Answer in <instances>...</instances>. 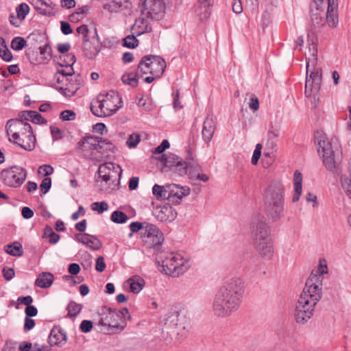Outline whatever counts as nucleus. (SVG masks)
I'll list each match as a JSON object with an SVG mask.
<instances>
[{
    "label": "nucleus",
    "mask_w": 351,
    "mask_h": 351,
    "mask_svg": "<svg viewBox=\"0 0 351 351\" xmlns=\"http://www.w3.org/2000/svg\"><path fill=\"white\" fill-rule=\"evenodd\" d=\"M245 293V286L239 278H232L219 289L213 303V311L218 317H228L240 308Z\"/></svg>",
    "instance_id": "nucleus-1"
},
{
    "label": "nucleus",
    "mask_w": 351,
    "mask_h": 351,
    "mask_svg": "<svg viewBox=\"0 0 351 351\" xmlns=\"http://www.w3.org/2000/svg\"><path fill=\"white\" fill-rule=\"evenodd\" d=\"M114 146L107 139L88 136L82 138L76 145L75 150L91 160L101 161L113 152Z\"/></svg>",
    "instance_id": "nucleus-2"
},
{
    "label": "nucleus",
    "mask_w": 351,
    "mask_h": 351,
    "mask_svg": "<svg viewBox=\"0 0 351 351\" xmlns=\"http://www.w3.org/2000/svg\"><path fill=\"white\" fill-rule=\"evenodd\" d=\"M252 237L255 247L261 256L268 260L271 259L274 255V248L269 228L265 223L264 217L256 215L253 217Z\"/></svg>",
    "instance_id": "nucleus-3"
},
{
    "label": "nucleus",
    "mask_w": 351,
    "mask_h": 351,
    "mask_svg": "<svg viewBox=\"0 0 351 351\" xmlns=\"http://www.w3.org/2000/svg\"><path fill=\"white\" fill-rule=\"evenodd\" d=\"M285 189L280 180H273L265 191V211L273 221H278L282 216Z\"/></svg>",
    "instance_id": "nucleus-4"
},
{
    "label": "nucleus",
    "mask_w": 351,
    "mask_h": 351,
    "mask_svg": "<svg viewBox=\"0 0 351 351\" xmlns=\"http://www.w3.org/2000/svg\"><path fill=\"white\" fill-rule=\"evenodd\" d=\"M6 129L15 144L26 151L35 148L36 138L30 124L18 119H10L7 122Z\"/></svg>",
    "instance_id": "nucleus-5"
},
{
    "label": "nucleus",
    "mask_w": 351,
    "mask_h": 351,
    "mask_svg": "<svg viewBox=\"0 0 351 351\" xmlns=\"http://www.w3.org/2000/svg\"><path fill=\"white\" fill-rule=\"evenodd\" d=\"M121 97L114 90L106 95H99L90 105V110L97 117H109L115 113L121 106Z\"/></svg>",
    "instance_id": "nucleus-6"
},
{
    "label": "nucleus",
    "mask_w": 351,
    "mask_h": 351,
    "mask_svg": "<svg viewBox=\"0 0 351 351\" xmlns=\"http://www.w3.org/2000/svg\"><path fill=\"white\" fill-rule=\"evenodd\" d=\"M97 172L101 179L99 185L101 191L110 193L119 189V180L122 174V169L119 165L106 162L99 165Z\"/></svg>",
    "instance_id": "nucleus-7"
},
{
    "label": "nucleus",
    "mask_w": 351,
    "mask_h": 351,
    "mask_svg": "<svg viewBox=\"0 0 351 351\" xmlns=\"http://www.w3.org/2000/svg\"><path fill=\"white\" fill-rule=\"evenodd\" d=\"M99 319L98 324L107 327L109 333L122 331L126 326V322L123 321L117 314V310L107 306H102L98 311Z\"/></svg>",
    "instance_id": "nucleus-8"
},
{
    "label": "nucleus",
    "mask_w": 351,
    "mask_h": 351,
    "mask_svg": "<svg viewBox=\"0 0 351 351\" xmlns=\"http://www.w3.org/2000/svg\"><path fill=\"white\" fill-rule=\"evenodd\" d=\"M322 281L321 275L311 272L300 297L317 304L322 296Z\"/></svg>",
    "instance_id": "nucleus-9"
},
{
    "label": "nucleus",
    "mask_w": 351,
    "mask_h": 351,
    "mask_svg": "<svg viewBox=\"0 0 351 351\" xmlns=\"http://www.w3.org/2000/svg\"><path fill=\"white\" fill-rule=\"evenodd\" d=\"M162 268L166 274L173 277L179 276L188 269V263L179 254H170L162 261Z\"/></svg>",
    "instance_id": "nucleus-10"
},
{
    "label": "nucleus",
    "mask_w": 351,
    "mask_h": 351,
    "mask_svg": "<svg viewBox=\"0 0 351 351\" xmlns=\"http://www.w3.org/2000/svg\"><path fill=\"white\" fill-rule=\"evenodd\" d=\"M27 177V171L19 166H13L3 169L1 172V178L3 183L10 187L21 186Z\"/></svg>",
    "instance_id": "nucleus-11"
},
{
    "label": "nucleus",
    "mask_w": 351,
    "mask_h": 351,
    "mask_svg": "<svg viewBox=\"0 0 351 351\" xmlns=\"http://www.w3.org/2000/svg\"><path fill=\"white\" fill-rule=\"evenodd\" d=\"M317 140V151L322 155L323 162L326 168L330 171L334 170L337 165L335 159L334 151L332 149L330 143L324 136H319Z\"/></svg>",
    "instance_id": "nucleus-12"
},
{
    "label": "nucleus",
    "mask_w": 351,
    "mask_h": 351,
    "mask_svg": "<svg viewBox=\"0 0 351 351\" xmlns=\"http://www.w3.org/2000/svg\"><path fill=\"white\" fill-rule=\"evenodd\" d=\"M316 305V304L300 297L295 308L294 316L296 322L300 324L307 322L313 316Z\"/></svg>",
    "instance_id": "nucleus-13"
},
{
    "label": "nucleus",
    "mask_w": 351,
    "mask_h": 351,
    "mask_svg": "<svg viewBox=\"0 0 351 351\" xmlns=\"http://www.w3.org/2000/svg\"><path fill=\"white\" fill-rule=\"evenodd\" d=\"M141 239L149 248L160 245L164 241L162 232L152 223H145V232H141Z\"/></svg>",
    "instance_id": "nucleus-14"
},
{
    "label": "nucleus",
    "mask_w": 351,
    "mask_h": 351,
    "mask_svg": "<svg viewBox=\"0 0 351 351\" xmlns=\"http://www.w3.org/2000/svg\"><path fill=\"white\" fill-rule=\"evenodd\" d=\"M143 14L153 20H160L165 15V3L163 0H145Z\"/></svg>",
    "instance_id": "nucleus-15"
},
{
    "label": "nucleus",
    "mask_w": 351,
    "mask_h": 351,
    "mask_svg": "<svg viewBox=\"0 0 351 351\" xmlns=\"http://www.w3.org/2000/svg\"><path fill=\"white\" fill-rule=\"evenodd\" d=\"M322 83V70L317 69L306 77L304 94L306 97L315 96L319 93Z\"/></svg>",
    "instance_id": "nucleus-16"
},
{
    "label": "nucleus",
    "mask_w": 351,
    "mask_h": 351,
    "mask_svg": "<svg viewBox=\"0 0 351 351\" xmlns=\"http://www.w3.org/2000/svg\"><path fill=\"white\" fill-rule=\"evenodd\" d=\"M155 217L162 222H171L176 217V210L169 204L157 206L153 210Z\"/></svg>",
    "instance_id": "nucleus-17"
},
{
    "label": "nucleus",
    "mask_w": 351,
    "mask_h": 351,
    "mask_svg": "<svg viewBox=\"0 0 351 351\" xmlns=\"http://www.w3.org/2000/svg\"><path fill=\"white\" fill-rule=\"evenodd\" d=\"M82 82L80 75H73L69 77V80L65 83L64 86L59 87V90L65 97H70L80 89Z\"/></svg>",
    "instance_id": "nucleus-18"
},
{
    "label": "nucleus",
    "mask_w": 351,
    "mask_h": 351,
    "mask_svg": "<svg viewBox=\"0 0 351 351\" xmlns=\"http://www.w3.org/2000/svg\"><path fill=\"white\" fill-rule=\"evenodd\" d=\"M337 5V0H328V10L325 19L330 27H336L339 23Z\"/></svg>",
    "instance_id": "nucleus-19"
},
{
    "label": "nucleus",
    "mask_w": 351,
    "mask_h": 351,
    "mask_svg": "<svg viewBox=\"0 0 351 351\" xmlns=\"http://www.w3.org/2000/svg\"><path fill=\"white\" fill-rule=\"evenodd\" d=\"M216 130V123L213 117L208 116L205 119L202 131V138L204 142L208 143L212 139Z\"/></svg>",
    "instance_id": "nucleus-20"
},
{
    "label": "nucleus",
    "mask_w": 351,
    "mask_h": 351,
    "mask_svg": "<svg viewBox=\"0 0 351 351\" xmlns=\"http://www.w3.org/2000/svg\"><path fill=\"white\" fill-rule=\"evenodd\" d=\"M100 45L98 42L93 43L89 39L82 43V51L84 56L88 59H93L100 51Z\"/></svg>",
    "instance_id": "nucleus-21"
},
{
    "label": "nucleus",
    "mask_w": 351,
    "mask_h": 351,
    "mask_svg": "<svg viewBox=\"0 0 351 351\" xmlns=\"http://www.w3.org/2000/svg\"><path fill=\"white\" fill-rule=\"evenodd\" d=\"M150 60H152V64H151L150 69L151 75L155 76L156 78H160L166 68V62L165 60L157 56L151 57Z\"/></svg>",
    "instance_id": "nucleus-22"
},
{
    "label": "nucleus",
    "mask_w": 351,
    "mask_h": 351,
    "mask_svg": "<svg viewBox=\"0 0 351 351\" xmlns=\"http://www.w3.org/2000/svg\"><path fill=\"white\" fill-rule=\"evenodd\" d=\"M168 193L169 195L170 201L174 202L173 198L176 197L178 200H180L183 197L186 196L190 193L189 187H180L177 184H168Z\"/></svg>",
    "instance_id": "nucleus-23"
},
{
    "label": "nucleus",
    "mask_w": 351,
    "mask_h": 351,
    "mask_svg": "<svg viewBox=\"0 0 351 351\" xmlns=\"http://www.w3.org/2000/svg\"><path fill=\"white\" fill-rule=\"evenodd\" d=\"M145 282L140 276L135 275L128 279L125 283V287L128 286L130 291L133 293H139L145 287Z\"/></svg>",
    "instance_id": "nucleus-24"
},
{
    "label": "nucleus",
    "mask_w": 351,
    "mask_h": 351,
    "mask_svg": "<svg viewBox=\"0 0 351 351\" xmlns=\"http://www.w3.org/2000/svg\"><path fill=\"white\" fill-rule=\"evenodd\" d=\"M75 239L77 241L86 245L94 250H99L101 246V242L99 239L94 237H91L88 234H76Z\"/></svg>",
    "instance_id": "nucleus-25"
},
{
    "label": "nucleus",
    "mask_w": 351,
    "mask_h": 351,
    "mask_svg": "<svg viewBox=\"0 0 351 351\" xmlns=\"http://www.w3.org/2000/svg\"><path fill=\"white\" fill-rule=\"evenodd\" d=\"M66 334L60 328H53L48 337V342L51 346H58L66 341Z\"/></svg>",
    "instance_id": "nucleus-26"
},
{
    "label": "nucleus",
    "mask_w": 351,
    "mask_h": 351,
    "mask_svg": "<svg viewBox=\"0 0 351 351\" xmlns=\"http://www.w3.org/2000/svg\"><path fill=\"white\" fill-rule=\"evenodd\" d=\"M325 23L326 19L324 14L319 12L313 14L311 16V27L307 34L308 38H309L311 36H313L316 33L315 29L324 26Z\"/></svg>",
    "instance_id": "nucleus-27"
},
{
    "label": "nucleus",
    "mask_w": 351,
    "mask_h": 351,
    "mask_svg": "<svg viewBox=\"0 0 351 351\" xmlns=\"http://www.w3.org/2000/svg\"><path fill=\"white\" fill-rule=\"evenodd\" d=\"M293 182L295 193L292 198V202H296L299 200L300 197L302 194V175L298 171H295L294 172Z\"/></svg>",
    "instance_id": "nucleus-28"
},
{
    "label": "nucleus",
    "mask_w": 351,
    "mask_h": 351,
    "mask_svg": "<svg viewBox=\"0 0 351 351\" xmlns=\"http://www.w3.org/2000/svg\"><path fill=\"white\" fill-rule=\"evenodd\" d=\"M53 281V275L49 272H42L36 280L35 285L40 288L49 287Z\"/></svg>",
    "instance_id": "nucleus-29"
},
{
    "label": "nucleus",
    "mask_w": 351,
    "mask_h": 351,
    "mask_svg": "<svg viewBox=\"0 0 351 351\" xmlns=\"http://www.w3.org/2000/svg\"><path fill=\"white\" fill-rule=\"evenodd\" d=\"M154 56H143L138 64V71L141 73V77L144 74H151V64H152V60L151 57Z\"/></svg>",
    "instance_id": "nucleus-30"
},
{
    "label": "nucleus",
    "mask_w": 351,
    "mask_h": 351,
    "mask_svg": "<svg viewBox=\"0 0 351 351\" xmlns=\"http://www.w3.org/2000/svg\"><path fill=\"white\" fill-rule=\"evenodd\" d=\"M160 160L164 165V168L168 167L171 169L176 167L180 158L172 153H169L168 154H162Z\"/></svg>",
    "instance_id": "nucleus-31"
},
{
    "label": "nucleus",
    "mask_w": 351,
    "mask_h": 351,
    "mask_svg": "<svg viewBox=\"0 0 351 351\" xmlns=\"http://www.w3.org/2000/svg\"><path fill=\"white\" fill-rule=\"evenodd\" d=\"M6 253L14 256H21L23 254L22 245L19 242H14L5 246Z\"/></svg>",
    "instance_id": "nucleus-32"
},
{
    "label": "nucleus",
    "mask_w": 351,
    "mask_h": 351,
    "mask_svg": "<svg viewBox=\"0 0 351 351\" xmlns=\"http://www.w3.org/2000/svg\"><path fill=\"white\" fill-rule=\"evenodd\" d=\"M152 193L157 199H168L169 195L168 192V185L165 186H160L157 184H154L152 189Z\"/></svg>",
    "instance_id": "nucleus-33"
},
{
    "label": "nucleus",
    "mask_w": 351,
    "mask_h": 351,
    "mask_svg": "<svg viewBox=\"0 0 351 351\" xmlns=\"http://www.w3.org/2000/svg\"><path fill=\"white\" fill-rule=\"evenodd\" d=\"M141 77V73L137 70L136 73H129L122 76V81L124 84L136 87L138 85V77Z\"/></svg>",
    "instance_id": "nucleus-34"
},
{
    "label": "nucleus",
    "mask_w": 351,
    "mask_h": 351,
    "mask_svg": "<svg viewBox=\"0 0 351 351\" xmlns=\"http://www.w3.org/2000/svg\"><path fill=\"white\" fill-rule=\"evenodd\" d=\"M58 59V63L61 67L72 66L75 62V57L73 53L62 54L59 56Z\"/></svg>",
    "instance_id": "nucleus-35"
},
{
    "label": "nucleus",
    "mask_w": 351,
    "mask_h": 351,
    "mask_svg": "<svg viewBox=\"0 0 351 351\" xmlns=\"http://www.w3.org/2000/svg\"><path fill=\"white\" fill-rule=\"evenodd\" d=\"M0 57L6 62H10L12 59V53L7 47L5 40L2 37H0Z\"/></svg>",
    "instance_id": "nucleus-36"
},
{
    "label": "nucleus",
    "mask_w": 351,
    "mask_h": 351,
    "mask_svg": "<svg viewBox=\"0 0 351 351\" xmlns=\"http://www.w3.org/2000/svg\"><path fill=\"white\" fill-rule=\"evenodd\" d=\"M82 308V304H77L75 302H71L67 306V317H75L80 313Z\"/></svg>",
    "instance_id": "nucleus-37"
},
{
    "label": "nucleus",
    "mask_w": 351,
    "mask_h": 351,
    "mask_svg": "<svg viewBox=\"0 0 351 351\" xmlns=\"http://www.w3.org/2000/svg\"><path fill=\"white\" fill-rule=\"evenodd\" d=\"M43 237L49 238V243L51 244L56 243L60 239V235L54 232L53 229L49 226H47L44 229Z\"/></svg>",
    "instance_id": "nucleus-38"
},
{
    "label": "nucleus",
    "mask_w": 351,
    "mask_h": 351,
    "mask_svg": "<svg viewBox=\"0 0 351 351\" xmlns=\"http://www.w3.org/2000/svg\"><path fill=\"white\" fill-rule=\"evenodd\" d=\"M189 168V162H184L181 159L180 160L176 165L171 170L177 173L179 176H184L188 173Z\"/></svg>",
    "instance_id": "nucleus-39"
},
{
    "label": "nucleus",
    "mask_w": 351,
    "mask_h": 351,
    "mask_svg": "<svg viewBox=\"0 0 351 351\" xmlns=\"http://www.w3.org/2000/svg\"><path fill=\"white\" fill-rule=\"evenodd\" d=\"M111 220L117 223H125L128 219V215L122 211H114L110 217Z\"/></svg>",
    "instance_id": "nucleus-40"
},
{
    "label": "nucleus",
    "mask_w": 351,
    "mask_h": 351,
    "mask_svg": "<svg viewBox=\"0 0 351 351\" xmlns=\"http://www.w3.org/2000/svg\"><path fill=\"white\" fill-rule=\"evenodd\" d=\"M25 114L29 117L30 121L35 123H45L47 121L42 117V115L36 111H26Z\"/></svg>",
    "instance_id": "nucleus-41"
},
{
    "label": "nucleus",
    "mask_w": 351,
    "mask_h": 351,
    "mask_svg": "<svg viewBox=\"0 0 351 351\" xmlns=\"http://www.w3.org/2000/svg\"><path fill=\"white\" fill-rule=\"evenodd\" d=\"M26 45V41L23 37H15L11 42V47L16 51H20Z\"/></svg>",
    "instance_id": "nucleus-42"
},
{
    "label": "nucleus",
    "mask_w": 351,
    "mask_h": 351,
    "mask_svg": "<svg viewBox=\"0 0 351 351\" xmlns=\"http://www.w3.org/2000/svg\"><path fill=\"white\" fill-rule=\"evenodd\" d=\"M122 6L121 3L116 1H111L107 3L104 4L103 8L110 12H117Z\"/></svg>",
    "instance_id": "nucleus-43"
},
{
    "label": "nucleus",
    "mask_w": 351,
    "mask_h": 351,
    "mask_svg": "<svg viewBox=\"0 0 351 351\" xmlns=\"http://www.w3.org/2000/svg\"><path fill=\"white\" fill-rule=\"evenodd\" d=\"M29 8L27 4L21 3L16 8V16L21 19V21H23L29 12Z\"/></svg>",
    "instance_id": "nucleus-44"
},
{
    "label": "nucleus",
    "mask_w": 351,
    "mask_h": 351,
    "mask_svg": "<svg viewBox=\"0 0 351 351\" xmlns=\"http://www.w3.org/2000/svg\"><path fill=\"white\" fill-rule=\"evenodd\" d=\"M188 170H189L188 173H189V178L195 179V178H196V176H193V173H200L201 167L198 164H197L194 162H189Z\"/></svg>",
    "instance_id": "nucleus-45"
},
{
    "label": "nucleus",
    "mask_w": 351,
    "mask_h": 351,
    "mask_svg": "<svg viewBox=\"0 0 351 351\" xmlns=\"http://www.w3.org/2000/svg\"><path fill=\"white\" fill-rule=\"evenodd\" d=\"M146 222L141 223L138 221L132 222L130 225V229L131 232L129 234V237H131L134 232H137L141 230H143L145 232V226Z\"/></svg>",
    "instance_id": "nucleus-46"
},
{
    "label": "nucleus",
    "mask_w": 351,
    "mask_h": 351,
    "mask_svg": "<svg viewBox=\"0 0 351 351\" xmlns=\"http://www.w3.org/2000/svg\"><path fill=\"white\" fill-rule=\"evenodd\" d=\"M138 40L134 36H128L123 39V45L128 48H134L138 45Z\"/></svg>",
    "instance_id": "nucleus-47"
},
{
    "label": "nucleus",
    "mask_w": 351,
    "mask_h": 351,
    "mask_svg": "<svg viewBox=\"0 0 351 351\" xmlns=\"http://www.w3.org/2000/svg\"><path fill=\"white\" fill-rule=\"evenodd\" d=\"M91 208L99 213H102L108 209V205L106 202H94L91 205Z\"/></svg>",
    "instance_id": "nucleus-48"
},
{
    "label": "nucleus",
    "mask_w": 351,
    "mask_h": 351,
    "mask_svg": "<svg viewBox=\"0 0 351 351\" xmlns=\"http://www.w3.org/2000/svg\"><path fill=\"white\" fill-rule=\"evenodd\" d=\"M140 135L136 133H133L130 135L126 143L129 147H135L140 142Z\"/></svg>",
    "instance_id": "nucleus-49"
},
{
    "label": "nucleus",
    "mask_w": 351,
    "mask_h": 351,
    "mask_svg": "<svg viewBox=\"0 0 351 351\" xmlns=\"http://www.w3.org/2000/svg\"><path fill=\"white\" fill-rule=\"evenodd\" d=\"M51 186V179L49 177L45 178L40 185V190L43 194L47 193Z\"/></svg>",
    "instance_id": "nucleus-50"
},
{
    "label": "nucleus",
    "mask_w": 351,
    "mask_h": 351,
    "mask_svg": "<svg viewBox=\"0 0 351 351\" xmlns=\"http://www.w3.org/2000/svg\"><path fill=\"white\" fill-rule=\"evenodd\" d=\"M53 169L51 165H44L38 168V173L44 176H47L52 174Z\"/></svg>",
    "instance_id": "nucleus-51"
},
{
    "label": "nucleus",
    "mask_w": 351,
    "mask_h": 351,
    "mask_svg": "<svg viewBox=\"0 0 351 351\" xmlns=\"http://www.w3.org/2000/svg\"><path fill=\"white\" fill-rule=\"evenodd\" d=\"M64 67L58 69L57 71L66 77H71L74 75V71L72 66H64Z\"/></svg>",
    "instance_id": "nucleus-52"
},
{
    "label": "nucleus",
    "mask_w": 351,
    "mask_h": 351,
    "mask_svg": "<svg viewBox=\"0 0 351 351\" xmlns=\"http://www.w3.org/2000/svg\"><path fill=\"white\" fill-rule=\"evenodd\" d=\"M315 274L321 275L322 277L324 274L328 273V268L325 260L320 261L319 267L317 270H313Z\"/></svg>",
    "instance_id": "nucleus-53"
},
{
    "label": "nucleus",
    "mask_w": 351,
    "mask_h": 351,
    "mask_svg": "<svg viewBox=\"0 0 351 351\" xmlns=\"http://www.w3.org/2000/svg\"><path fill=\"white\" fill-rule=\"evenodd\" d=\"M60 118L63 121H71L74 120L75 118V113L69 110H64L60 114Z\"/></svg>",
    "instance_id": "nucleus-54"
},
{
    "label": "nucleus",
    "mask_w": 351,
    "mask_h": 351,
    "mask_svg": "<svg viewBox=\"0 0 351 351\" xmlns=\"http://www.w3.org/2000/svg\"><path fill=\"white\" fill-rule=\"evenodd\" d=\"M169 147V143L167 140L162 141L161 144L154 149L153 153L154 154H160L165 152V150Z\"/></svg>",
    "instance_id": "nucleus-55"
},
{
    "label": "nucleus",
    "mask_w": 351,
    "mask_h": 351,
    "mask_svg": "<svg viewBox=\"0 0 351 351\" xmlns=\"http://www.w3.org/2000/svg\"><path fill=\"white\" fill-rule=\"evenodd\" d=\"M80 328L83 332H88L93 328V322L89 320H83Z\"/></svg>",
    "instance_id": "nucleus-56"
},
{
    "label": "nucleus",
    "mask_w": 351,
    "mask_h": 351,
    "mask_svg": "<svg viewBox=\"0 0 351 351\" xmlns=\"http://www.w3.org/2000/svg\"><path fill=\"white\" fill-rule=\"evenodd\" d=\"M106 269V263L103 256H99L96 260L95 269L99 272H102Z\"/></svg>",
    "instance_id": "nucleus-57"
},
{
    "label": "nucleus",
    "mask_w": 351,
    "mask_h": 351,
    "mask_svg": "<svg viewBox=\"0 0 351 351\" xmlns=\"http://www.w3.org/2000/svg\"><path fill=\"white\" fill-rule=\"evenodd\" d=\"M76 31L79 34L82 35L83 41L84 40V39L85 40L88 39V29L87 25H82L77 28Z\"/></svg>",
    "instance_id": "nucleus-58"
},
{
    "label": "nucleus",
    "mask_w": 351,
    "mask_h": 351,
    "mask_svg": "<svg viewBox=\"0 0 351 351\" xmlns=\"http://www.w3.org/2000/svg\"><path fill=\"white\" fill-rule=\"evenodd\" d=\"M35 322L33 319L30 318V317H25L24 330L28 331L32 330L35 326Z\"/></svg>",
    "instance_id": "nucleus-59"
},
{
    "label": "nucleus",
    "mask_w": 351,
    "mask_h": 351,
    "mask_svg": "<svg viewBox=\"0 0 351 351\" xmlns=\"http://www.w3.org/2000/svg\"><path fill=\"white\" fill-rule=\"evenodd\" d=\"M232 7V11L236 14H240L243 12V5L241 0H234Z\"/></svg>",
    "instance_id": "nucleus-60"
},
{
    "label": "nucleus",
    "mask_w": 351,
    "mask_h": 351,
    "mask_svg": "<svg viewBox=\"0 0 351 351\" xmlns=\"http://www.w3.org/2000/svg\"><path fill=\"white\" fill-rule=\"evenodd\" d=\"M53 80L56 81L58 84L64 86L65 83L69 80V77L62 75L57 71L54 75Z\"/></svg>",
    "instance_id": "nucleus-61"
},
{
    "label": "nucleus",
    "mask_w": 351,
    "mask_h": 351,
    "mask_svg": "<svg viewBox=\"0 0 351 351\" xmlns=\"http://www.w3.org/2000/svg\"><path fill=\"white\" fill-rule=\"evenodd\" d=\"M3 277L7 280H10L14 276L15 273H14V270L12 268H5L4 267L3 269Z\"/></svg>",
    "instance_id": "nucleus-62"
},
{
    "label": "nucleus",
    "mask_w": 351,
    "mask_h": 351,
    "mask_svg": "<svg viewBox=\"0 0 351 351\" xmlns=\"http://www.w3.org/2000/svg\"><path fill=\"white\" fill-rule=\"evenodd\" d=\"M26 317H34L38 313V310L34 306L29 305L25 310Z\"/></svg>",
    "instance_id": "nucleus-63"
},
{
    "label": "nucleus",
    "mask_w": 351,
    "mask_h": 351,
    "mask_svg": "<svg viewBox=\"0 0 351 351\" xmlns=\"http://www.w3.org/2000/svg\"><path fill=\"white\" fill-rule=\"evenodd\" d=\"M80 271V267L77 263H71L68 267V271L71 275H77Z\"/></svg>",
    "instance_id": "nucleus-64"
}]
</instances>
